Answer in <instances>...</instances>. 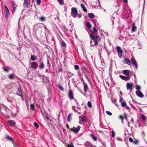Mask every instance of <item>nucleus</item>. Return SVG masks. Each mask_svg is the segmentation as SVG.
<instances>
[{"label": "nucleus", "mask_w": 147, "mask_h": 147, "mask_svg": "<svg viewBox=\"0 0 147 147\" xmlns=\"http://www.w3.org/2000/svg\"><path fill=\"white\" fill-rule=\"evenodd\" d=\"M63 29L64 32H66L68 31V30L66 28L65 26L63 27Z\"/></svg>", "instance_id": "nucleus-56"}, {"label": "nucleus", "mask_w": 147, "mask_h": 147, "mask_svg": "<svg viewBox=\"0 0 147 147\" xmlns=\"http://www.w3.org/2000/svg\"><path fill=\"white\" fill-rule=\"evenodd\" d=\"M14 77V75L13 74H10L8 77V78L10 79H13Z\"/></svg>", "instance_id": "nucleus-38"}, {"label": "nucleus", "mask_w": 147, "mask_h": 147, "mask_svg": "<svg viewBox=\"0 0 147 147\" xmlns=\"http://www.w3.org/2000/svg\"><path fill=\"white\" fill-rule=\"evenodd\" d=\"M36 63L32 62L31 63V66L33 67L34 69H36L37 67V65H36Z\"/></svg>", "instance_id": "nucleus-24"}, {"label": "nucleus", "mask_w": 147, "mask_h": 147, "mask_svg": "<svg viewBox=\"0 0 147 147\" xmlns=\"http://www.w3.org/2000/svg\"><path fill=\"white\" fill-rule=\"evenodd\" d=\"M44 119L47 122L48 125H49L51 121V120L49 119V117H45Z\"/></svg>", "instance_id": "nucleus-19"}, {"label": "nucleus", "mask_w": 147, "mask_h": 147, "mask_svg": "<svg viewBox=\"0 0 147 147\" xmlns=\"http://www.w3.org/2000/svg\"><path fill=\"white\" fill-rule=\"evenodd\" d=\"M111 82H112V86H114V85H115V84L114 83V81H113V79L112 78H111Z\"/></svg>", "instance_id": "nucleus-53"}, {"label": "nucleus", "mask_w": 147, "mask_h": 147, "mask_svg": "<svg viewBox=\"0 0 147 147\" xmlns=\"http://www.w3.org/2000/svg\"><path fill=\"white\" fill-rule=\"evenodd\" d=\"M58 87L61 90L63 91V87L60 85H58Z\"/></svg>", "instance_id": "nucleus-48"}, {"label": "nucleus", "mask_w": 147, "mask_h": 147, "mask_svg": "<svg viewBox=\"0 0 147 147\" xmlns=\"http://www.w3.org/2000/svg\"><path fill=\"white\" fill-rule=\"evenodd\" d=\"M71 15L74 18H76L77 16L78 11L76 8L73 7L71 8Z\"/></svg>", "instance_id": "nucleus-1"}, {"label": "nucleus", "mask_w": 147, "mask_h": 147, "mask_svg": "<svg viewBox=\"0 0 147 147\" xmlns=\"http://www.w3.org/2000/svg\"><path fill=\"white\" fill-rule=\"evenodd\" d=\"M31 59L32 61H34L36 59L37 57L34 55H31Z\"/></svg>", "instance_id": "nucleus-34"}, {"label": "nucleus", "mask_w": 147, "mask_h": 147, "mask_svg": "<svg viewBox=\"0 0 147 147\" xmlns=\"http://www.w3.org/2000/svg\"><path fill=\"white\" fill-rule=\"evenodd\" d=\"M122 73L125 75L127 76H129V71L126 70H124L123 71Z\"/></svg>", "instance_id": "nucleus-22"}, {"label": "nucleus", "mask_w": 147, "mask_h": 147, "mask_svg": "<svg viewBox=\"0 0 147 147\" xmlns=\"http://www.w3.org/2000/svg\"><path fill=\"white\" fill-rule=\"evenodd\" d=\"M81 7L82 8V9H83V10L86 12H87V10L86 9V7L85 5L83 4H81Z\"/></svg>", "instance_id": "nucleus-17"}, {"label": "nucleus", "mask_w": 147, "mask_h": 147, "mask_svg": "<svg viewBox=\"0 0 147 147\" xmlns=\"http://www.w3.org/2000/svg\"><path fill=\"white\" fill-rule=\"evenodd\" d=\"M106 113L109 115H111L112 114V113L109 111H106Z\"/></svg>", "instance_id": "nucleus-49"}, {"label": "nucleus", "mask_w": 147, "mask_h": 147, "mask_svg": "<svg viewBox=\"0 0 147 147\" xmlns=\"http://www.w3.org/2000/svg\"><path fill=\"white\" fill-rule=\"evenodd\" d=\"M28 3V0H24V5L25 7H27Z\"/></svg>", "instance_id": "nucleus-25"}, {"label": "nucleus", "mask_w": 147, "mask_h": 147, "mask_svg": "<svg viewBox=\"0 0 147 147\" xmlns=\"http://www.w3.org/2000/svg\"><path fill=\"white\" fill-rule=\"evenodd\" d=\"M112 136L114 137L115 136V132L114 131L112 130L111 131Z\"/></svg>", "instance_id": "nucleus-55"}, {"label": "nucleus", "mask_w": 147, "mask_h": 147, "mask_svg": "<svg viewBox=\"0 0 147 147\" xmlns=\"http://www.w3.org/2000/svg\"><path fill=\"white\" fill-rule=\"evenodd\" d=\"M75 69L76 70H78L79 69V67L78 65H75L74 66Z\"/></svg>", "instance_id": "nucleus-52"}, {"label": "nucleus", "mask_w": 147, "mask_h": 147, "mask_svg": "<svg viewBox=\"0 0 147 147\" xmlns=\"http://www.w3.org/2000/svg\"><path fill=\"white\" fill-rule=\"evenodd\" d=\"M34 126L36 128H38L39 127V125L36 122H34Z\"/></svg>", "instance_id": "nucleus-45"}, {"label": "nucleus", "mask_w": 147, "mask_h": 147, "mask_svg": "<svg viewBox=\"0 0 147 147\" xmlns=\"http://www.w3.org/2000/svg\"><path fill=\"white\" fill-rule=\"evenodd\" d=\"M90 136L91 137V138L94 141H96L97 140V139L94 136V135L92 134H90Z\"/></svg>", "instance_id": "nucleus-30"}, {"label": "nucleus", "mask_w": 147, "mask_h": 147, "mask_svg": "<svg viewBox=\"0 0 147 147\" xmlns=\"http://www.w3.org/2000/svg\"><path fill=\"white\" fill-rule=\"evenodd\" d=\"M119 118L121 119L122 123L123 124H124L123 119L124 118H125L128 121L126 115H125V116L124 115V117L121 115H120L119 116Z\"/></svg>", "instance_id": "nucleus-11"}, {"label": "nucleus", "mask_w": 147, "mask_h": 147, "mask_svg": "<svg viewBox=\"0 0 147 147\" xmlns=\"http://www.w3.org/2000/svg\"><path fill=\"white\" fill-rule=\"evenodd\" d=\"M136 89L138 90H140L141 89V87L140 86L137 85L136 87Z\"/></svg>", "instance_id": "nucleus-50"}, {"label": "nucleus", "mask_w": 147, "mask_h": 147, "mask_svg": "<svg viewBox=\"0 0 147 147\" xmlns=\"http://www.w3.org/2000/svg\"><path fill=\"white\" fill-rule=\"evenodd\" d=\"M112 99V102H113V103H115V102H116V101L115 100H114V102H113V99Z\"/></svg>", "instance_id": "nucleus-64"}, {"label": "nucleus", "mask_w": 147, "mask_h": 147, "mask_svg": "<svg viewBox=\"0 0 147 147\" xmlns=\"http://www.w3.org/2000/svg\"><path fill=\"white\" fill-rule=\"evenodd\" d=\"M86 117H82L81 118H80V122H84L86 121Z\"/></svg>", "instance_id": "nucleus-28"}, {"label": "nucleus", "mask_w": 147, "mask_h": 147, "mask_svg": "<svg viewBox=\"0 0 147 147\" xmlns=\"http://www.w3.org/2000/svg\"><path fill=\"white\" fill-rule=\"evenodd\" d=\"M119 77L122 80H125L126 81H127L129 79V78H126L125 76L122 75H120Z\"/></svg>", "instance_id": "nucleus-20"}, {"label": "nucleus", "mask_w": 147, "mask_h": 147, "mask_svg": "<svg viewBox=\"0 0 147 147\" xmlns=\"http://www.w3.org/2000/svg\"><path fill=\"white\" fill-rule=\"evenodd\" d=\"M5 138L11 141L13 144L14 143V141L12 137L8 135H7L6 137H5Z\"/></svg>", "instance_id": "nucleus-13"}, {"label": "nucleus", "mask_w": 147, "mask_h": 147, "mask_svg": "<svg viewBox=\"0 0 147 147\" xmlns=\"http://www.w3.org/2000/svg\"><path fill=\"white\" fill-rule=\"evenodd\" d=\"M72 116V114L71 113H70L67 118V121H70V119H71V117Z\"/></svg>", "instance_id": "nucleus-33"}, {"label": "nucleus", "mask_w": 147, "mask_h": 147, "mask_svg": "<svg viewBox=\"0 0 147 147\" xmlns=\"http://www.w3.org/2000/svg\"><path fill=\"white\" fill-rule=\"evenodd\" d=\"M126 104L125 102H123L121 103V106L123 107H125L126 106Z\"/></svg>", "instance_id": "nucleus-44"}, {"label": "nucleus", "mask_w": 147, "mask_h": 147, "mask_svg": "<svg viewBox=\"0 0 147 147\" xmlns=\"http://www.w3.org/2000/svg\"><path fill=\"white\" fill-rule=\"evenodd\" d=\"M88 16L89 17L91 18H93L94 17V15L92 13H88Z\"/></svg>", "instance_id": "nucleus-32"}, {"label": "nucleus", "mask_w": 147, "mask_h": 147, "mask_svg": "<svg viewBox=\"0 0 147 147\" xmlns=\"http://www.w3.org/2000/svg\"><path fill=\"white\" fill-rule=\"evenodd\" d=\"M93 22L94 24V27L93 28L92 32L96 33L97 32V30L96 29V23H97L96 20H94Z\"/></svg>", "instance_id": "nucleus-6"}, {"label": "nucleus", "mask_w": 147, "mask_h": 147, "mask_svg": "<svg viewBox=\"0 0 147 147\" xmlns=\"http://www.w3.org/2000/svg\"><path fill=\"white\" fill-rule=\"evenodd\" d=\"M131 121L133 123H134V119L133 118H132L131 119Z\"/></svg>", "instance_id": "nucleus-61"}, {"label": "nucleus", "mask_w": 147, "mask_h": 147, "mask_svg": "<svg viewBox=\"0 0 147 147\" xmlns=\"http://www.w3.org/2000/svg\"><path fill=\"white\" fill-rule=\"evenodd\" d=\"M88 106L90 108H91L92 107V105L91 102H88Z\"/></svg>", "instance_id": "nucleus-51"}, {"label": "nucleus", "mask_w": 147, "mask_h": 147, "mask_svg": "<svg viewBox=\"0 0 147 147\" xmlns=\"http://www.w3.org/2000/svg\"><path fill=\"white\" fill-rule=\"evenodd\" d=\"M137 27L135 26V24L133 23L132 24V26L131 28V31L132 32H136L137 30Z\"/></svg>", "instance_id": "nucleus-14"}, {"label": "nucleus", "mask_w": 147, "mask_h": 147, "mask_svg": "<svg viewBox=\"0 0 147 147\" xmlns=\"http://www.w3.org/2000/svg\"><path fill=\"white\" fill-rule=\"evenodd\" d=\"M36 3L37 5H39L41 3V0H36Z\"/></svg>", "instance_id": "nucleus-47"}, {"label": "nucleus", "mask_w": 147, "mask_h": 147, "mask_svg": "<svg viewBox=\"0 0 147 147\" xmlns=\"http://www.w3.org/2000/svg\"><path fill=\"white\" fill-rule=\"evenodd\" d=\"M133 85L131 83H127L126 84V88L127 90H131L132 89Z\"/></svg>", "instance_id": "nucleus-8"}, {"label": "nucleus", "mask_w": 147, "mask_h": 147, "mask_svg": "<svg viewBox=\"0 0 147 147\" xmlns=\"http://www.w3.org/2000/svg\"><path fill=\"white\" fill-rule=\"evenodd\" d=\"M44 64L43 62H41L40 64L39 67L41 69H42L44 67Z\"/></svg>", "instance_id": "nucleus-27"}, {"label": "nucleus", "mask_w": 147, "mask_h": 147, "mask_svg": "<svg viewBox=\"0 0 147 147\" xmlns=\"http://www.w3.org/2000/svg\"><path fill=\"white\" fill-rule=\"evenodd\" d=\"M129 141L131 142H133L134 140H133L132 139V138H129Z\"/></svg>", "instance_id": "nucleus-54"}, {"label": "nucleus", "mask_w": 147, "mask_h": 147, "mask_svg": "<svg viewBox=\"0 0 147 147\" xmlns=\"http://www.w3.org/2000/svg\"><path fill=\"white\" fill-rule=\"evenodd\" d=\"M140 117L143 120H145L146 119V117L143 114H142L141 115Z\"/></svg>", "instance_id": "nucleus-40"}, {"label": "nucleus", "mask_w": 147, "mask_h": 147, "mask_svg": "<svg viewBox=\"0 0 147 147\" xmlns=\"http://www.w3.org/2000/svg\"><path fill=\"white\" fill-rule=\"evenodd\" d=\"M88 89V88L87 84H85L84 85V92H86Z\"/></svg>", "instance_id": "nucleus-29"}, {"label": "nucleus", "mask_w": 147, "mask_h": 147, "mask_svg": "<svg viewBox=\"0 0 147 147\" xmlns=\"http://www.w3.org/2000/svg\"><path fill=\"white\" fill-rule=\"evenodd\" d=\"M84 146L86 147H92V145L88 142H86L84 144Z\"/></svg>", "instance_id": "nucleus-12"}, {"label": "nucleus", "mask_w": 147, "mask_h": 147, "mask_svg": "<svg viewBox=\"0 0 147 147\" xmlns=\"http://www.w3.org/2000/svg\"><path fill=\"white\" fill-rule=\"evenodd\" d=\"M125 3H127V0H123Z\"/></svg>", "instance_id": "nucleus-62"}, {"label": "nucleus", "mask_w": 147, "mask_h": 147, "mask_svg": "<svg viewBox=\"0 0 147 147\" xmlns=\"http://www.w3.org/2000/svg\"><path fill=\"white\" fill-rule=\"evenodd\" d=\"M30 107L31 108V109L32 110H33L34 109V105L33 104H31L30 106Z\"/></svg>", "instance_id": "nucleus-42"}, {"label": "nucleus", "mask_w": 147, "mask_h": 147, "mask_svg": "<svg viewBox=\"0 0 147 147\" xmlns=\"http://www.w3.org/2000/svg\"><path fill=\"white\" fill-rule=\"evenodd\" d=\"M59 3L60 5H62L64 4L63 0H57Z\"/></svg>", "instance_id": "nucleus-36"}, {"label": "nucleus", "mask_w": 147, "mask_h": 147, "mask_svg": "<svg viewBox=\"0 0 147 147\" xmlns=\"http://www.w3.org/2000/svg\"><path fill=\"white\" fill-rule=\"evenodd\" d=\"M92 42L93 41H90V44L91 45V46H93L94 45L92 44Z\"/></svg>", "instance_id": "nucleus-60"}, {"label": "nucleus", "mask_w": 147, "mask_h": 147, "mask_svg": "<svg viewBox=\"0 0 147 147\" xmlns=\"http://www.w3.org/2000/svg\"><path fill=\"white\" fill-rule=\"evenodd\" d=\"M139 141L137 140H135L134 141L133 143L135 144H138Z\"/></svg>", "instance_id": "nucleus-43"}, {"label": "nucleus", "mask_w": 147, "mask_h": 147, "mask_svg": "<svg viewBox=\"0 0 147 147\" xmlns=\"http://www.w3.org/2000/svg\"><path fill=\"white\" fill-rule=\"evenodd\" d=\"M136 95L139 97L142 98L143 96V94L141 92L140 90H137L136 92Z\"/></svg>", "instance_id": "nucleus-10"}, {"label": "nucleus", "mask_w": 147, "mask_h": 147, "mask_svg": "<svg viewBox=\"0 0 147 147\" xmlns=\"http://www.w3.org/2000/svg\"><path fill=\"white\" fill-rule=\"evenodd\" d=\"M82 15L81 13H79L78 15V17L79 18H80L81 17H82Z\"/></svg>", "instance_id": "nucleus-59"}, {"label": "nucleus", "mask_w": 147, "mask_h": 147, "mask_svg": "<svg viewBox=\"0 0 147 147\" xmlns=\"http://www.w3.org/2000/svg\"><path fill=\"white\" fill-rule=\"evenodd\" d=\"M68 147H74V146L72 144V143H71L69 145H68Z\"/></svg>", "instance_id": "nucleus-58"}, {"label": "nucleus", "mask_w": 147, "mask_h": 147, "mask_svg": "<svg viewBox=\"0 0 147 147\" xmlns=\"http://www.w3.org/2000/svg\"><path fill=\"white\" fill-rule=\"evenodd\" d=\"M7 123L11 126L13 127L16 124V122L13 120H10L8 121Z\"/></svg>", "instance_id": "nucleus-9"}, {"label": "nucleus", "mask_w": 147, "mask_h": 147, "mask_svg": "<svg viewBox=\"0 0 147 147\" xmlns=\"http://www.w3.org/2000/svg\"><path fill=\"white\" fill-rule=\"evenodd\" d=\"M60 43L62 47H63L64 48L66 47V44L63 40L61 41Z\"/></svg>", "instance_id": "nucleus-21"}, {"label": "nucleus", "mask_w": 147, "mask_h": 147, "mask_svg": "<svg viewBox=\"0 0 147 147\" xmlns=\"http://www.w3.org/2000/svg\"><path fill=\"white\" fill-rule=\"evenodd\" d=\"M41 113L44 119L45 117H49V115L46 111H42Z\"/></svg>", "instance_id": "nucleus-5"}, {"label": "nucleus", "mask_w": 147, "mask_h": 147, "mask_svg": "<svg viewBox=\"0 0 147 147\" xmlns=\"http://www.w3.org/2000/svg\"><path fill=\"white\" fill-rule=\"evenodd\" d=\"M131 60L132 64L135 66L136 68L137 69L138 67V65L135 58L132 57L131 59Z\"/></svg>", "instance_id": "nucleus-4"}, {"label": "nucleus", "mask_w": 147, "mask_h": 147, "mask_svg": "<svg viewBox=\"0 0 147 147\" xmlns=\"http://www.w3.org/2000/svg\"><path fill=\"white\" fill-rule=\"evenodd\" d=\"M16 94L17 95L20 96H22V93L20 87L18 88V91L17 92Z\"/></svg>", "instance_id": "nucleus-18"}, {"label": "nucleus", "mask_w": 147, "mask_h": 147, "mask_svg": "<svg viewBox=\"0 0 147 147\" xmlns=\"http://www.w3.org/2000/svg\"><path fill=\"white\" fill-rule=\"evenodd\" d=\"M138 45L139 46H141V45L140 43H138Z\"/></svg>", "instance_id": "nucleus-63"}, {"label": "nucleus", "mask_w": 147, "mask_h": 147, "mask_svg": "<svg viewBox=\"0 0 147 147\" xmlns=\"http://www.w3.org/2000/svg\"><path fill=\"white\" fill-rule=\"evenodd\" d=\"M12 116L13 117H15L18 113V111H13L12 112Z\"/></svg>", "instance_id": "nucleus-26"}, {"label": "nucleus", "mask_w": 147, "mask_h": 147, "mask_svg": "<svg viewBox=\"0 0 147 147\" xmlns=\"http://www.w3.org/2000/svg\"><path fill=\"white\" fill-rule=\"evenodd\" d=\"M4 14L5 17L6 18H7L9 16V10L6 6H5Z\"/></svg>", "instance_id": "nucleus-2"}, {"label": "nucleus", "mask_w": 147, "mask_h": 147, "mask_svg": "<svg viewBox=\"0 0 147 147\" xmlns=\"http://www.w3.org/2000/svg\"><path fill=\"white\" fill-rule=\"evenodd\" d=\"M93 40H94L93 41V42H94V45H97L98 44L97 39L96 38H95Z\"/></svg>", "instance_id": "nucleus-37"}, {"label": "nucleus", "mask_w": 147, "mask_h": 147, "mask_svg": "<svg viewBox=\"0 0 147 147\" xmlns=\"http://www.w3.org/2000/svg\"><path fill=\"white\" fill-rule=\"evenodd\" d=\"M117 51L118 53L119 57L120 58H121L122 57V51L121 50V48L119 46H117L116 47Z\"/></svg>", "instance_id": "nucleus-3"}, {"label": "nucleus", "mask_w": 147, "mask_h": 147, "mask_svg": "<svg viewBox=\"0 0 147 147\" xmlns=\"http://www.w3.org/2000/svg\"><path fill=\"white\" fill-rule=\"evenodd\" d=\"M68 96L71 99H72L74 98V96L73 95V92L71 90L69 91V93L68 94Z\"/></svg>", "instance_id": "nucleus-16"}, {"label": "nucleus", "mask_w": 147, "mask_h": 147, "mask_svg": "<svg viewBox=\"0 0 147 147\" xmlns=\"http://www.w3.org/2000/svg\"><path fill=\"white\" fill-rule=\"evenodd\" d=\"M86 27L88 28H91V25L89 22H87L86 24Z\"/></svg>", "instance_id": "nucleus-35"}, {"label": "nucleus", "mask_w": 147, "mask_h": 147, "mask_svg": "<svg viewBox=\"0 0 147 147\" xmlns=\"http://www.w3.org/2000/svg\"><path fill=\"white\" fill-rule=\"evenodd\" d=\"M123 62L128 65H130L131 64L129 60L127 58H125L123 61Z\"/></svg>", "instance_id": "nucleus-15"}, {"label": "nucleus", "mask_w": 147, "mask_h": 147, "mask_svg": "<svg viewBox=\"0 0 147 147\" xmlns=\"http://www.w3.org/2000/svg\"><path fill=\"white\" fill-rule=\"evenodd\" d=\"M12 4L13 8V12H14L16 9L17 6L16 4L15 3L14 1L12 2Z\"/></svg>", "instance_id": "nucleus-23"}, {"label": "nucleus", "mask_w": 147, "mask_h": 147, "mask_svg": "<svg viewBox=\"0 0 147 147\" xmlns=\"http://www.w3.org/2000/svg\"><path fill=\"white\" fill-rule=\"evenodd\" d=\"M40 20L42 21H44L46 20L45 18L43 17H41L40 18Z\"/></svg>", "instance_id": "nucleus-46"}, {"label": "nucleus", "mask_w": 147, "mask_h": 147, "mask_svg": "<svg viewBox=\"0 0 147 147\" xmlns=\"http://www.w3.org/2000/svg\"><path fill=\"white\" fill-rule=\"evenodd\" d=\"M80 127L79 126L76 128L74 127L71 128L70 130L71 131L74 132V133H76L79 131L80 129Z\"/></svg>", "instance_id": "nucleus-7"}, {"label": "nucleus", "mask_w": 147, "mask_h": 147, "mask_svg": "<svg viewBox=\"0 0 147 147\" xmlns=\"http://www.w3.org/2000/svg\"><path fill=\"white\" fill-rule=\"evenodd\" d=\"M67 75L69 77H71L74 75V74L70 72H68L67 73Z\"/></svg>", "instance_id": "nucleus-39"}, {"label": "nucleus", "mask_w": 147, "mask_h": 147, "mask_svg": "<svg viewBox=\"0 0 147 147\" xmlns=\"http://www.w3.org/2000/svg\"><path fill=\"white\" fill-rule=\"evenodd\" d=\"M3 69L6 72H8L9 71L10 69V68L8 67H3Z\"/></svg>", "instance_id": "nucleus-31"}, {"label": "nucleus", "mask_w": 147, "mask_h": 147, "mask_svg": "<svg viewBox=\"0 0 147 147\" xmlns=\"http://www.w3.org/2000/svg\"><path fill=\"white\" fill-rule=\"evenodd\" d=\"M90 38L92 39V40H94V38H95L94 36L92 34H90Z\"/></svg>", "instance_id": "nucleus-41"}, {"label": "nucleus", "mask_w": 147, "mask_h": 147, "mask_svg": "<svg viewBox=\"0 0 147 147\" xmlns=\"http://www.w3.org/2000/svg\"><path fill=\"white\" fill-rule=\"evenodd\" d=\"M124 100V99L122 97H121L119 99V102L121 103Z\"/></svg>", "instance_id": "nucleus-57"}]
</instances>
